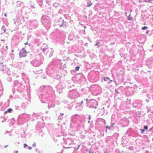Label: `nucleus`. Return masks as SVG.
Wrapping results in <instances>:
<instances>
[{
  "instance_id": "1",
  "label": "nucleus",
  "mask_w": 153,
  "mask_h": 153,
  "mask_svg": "<svg viewBox=\"0 0 153 153\" xmlns=\"http://www.w3.org/2000/svg\"><path fill=\"white\" fill-rule=\"evenodd\" d=\"M26 55L27 52L24 48L20 50L19 54L20 57H24L26 56Z\"/></svg>"
},
{
  "instance_id": "2",
  "label": "nucleus",
  "mask_w": 153,
  "mask_h": 153,
  "mask_svg": "<svg viewBox=\"0 0 153 153\" xmlns=\"http://www.w3.org/2000/svg\"><path fill=\"white\" fill-rule=\"evenodd\" d=\"M92 3H91V1L88 2V5H87V7H89L91 6L92 5Z\"/></svg>"
},
{
  "instance_id": "3",
  "label": "nucleus",
  "mask_w": 153,
  "mask_h": 153,
  "mask_svg": "<svg viewBox=\"0 0 153 153\" xmlns=\"http://www.w3.org/2000/svg\"><path fill=\"white\" fill-rule=\"evenodd\" d=\"M104 79L105 81H107L109 80V79L108 77H104Z\"/></svg>"
},
{
  "instance_id": "4",
  "label": "nucleus",
  "mask_w": 153,
  "mask_h": 153,
  "mask_svg": "<svg viewBox=\"0 0 153 153\" xmlns=\"http://www.w3.org/2000/svg\"><path fill=\"white\" fill-rule=\"evenodd\" d=\"M148 28V27L147 26H144L142 27L141 29L142 30H145L147 29Z\"/></svg>"
},
{
  "instance_id": "5",
  "label": "nucleus",
  "mask_w": 153,
  "mask_h": 153,
  "mask_svg": "<svg viewBox=\"0 0 153 153\" xmlns=\"http://www.w3.org/2000/svg\"><path fill=\"white\" fill-rule=\"evenodd\" d=\"M79 66H77L75 68V70L76 71H78L79 70Z\"/></svg>"
},
{
  "instance_id": "6",
  "label": "nucleus",
  "mask_w": 153,
  "mask_h": 153,
  "mask_svg": "<svg viewBox=\"0 0 153 153\" xmlns=\"http://www.w3.org/2000/svg\"><path fill=\"white\" fill-rule=\"evenodd\" d=\"M12 109L11 108H9L7 109V111L8 112H11L12 111Z\"/></svg>"
},
{
  "instance_id": "7",
  "label": "nucleus",
  "mask_w": 153,
  "mask_h": 153,
  "mask_svg": "<svg viewBox=\"0 0 153 153\" xmlns=\"http://www.w3.org/2000/svg\"><path fill=\"white\" fill-rule=\"evenodd\" d=\"M144 129L146 130H147L148 129V126H144Z\"/></svg>"
},
{
  "instance_id": "8",
  "label": "nucleus",
  "mask_w": 153,
  "mask_h": 153,
  "mask_svg": "<svg viewBox=\"0 0 153 153\" xmlns=\"http://www.w3.org/2000/svg\"><path fill=\"white\" fill-rule=\"evenodd\" d=\"M140 130L141 131V133L143 134V132L144 131V130L143 129H140Z\"/></svg>"
},
{
  "instance_id": "9",
  "label": "nucleus",
  "mask_w": 153,
  "mask_h": 153,
  "mask_svg": "<svg viewBox=\"0 0 153 153\" xmlns=\"http://www.w3.org/2000/svg\"><path fill=\"white\" fill-rule=\"evenodd\" d=\"M27 145L26 143H24V148H25L26 146H27Z\"/></svg>"
},
{
  "instance_id": "10",
  "label": "nucleus",
  "mask_w": 153,
  "mask_h": 153,
  "mask_svg": "<svg viewBox=\"0 0 153 153\" xmlns=\"http://www.w3.org/2000/svg\"><path fill=\"white\" fill-rule=\"evenodd\" d=\"M7 113H8V111H5L4 112V113L5 114H7Z\"/></svg>"
},
{
  "instance_id": "11",
  "label": "nucleus",
  "mask_w": 153,
  "mask_h": 153,
  "mask_svg": "<svg viewBox=\"0 0 153 153\" xmlns=\"http://www.w3.org/2000/svg\"><path fill=\"white\" fill-rule=\"evenodd\" d=\"M28 149L30 150L32 149V147L30 146L28 147Z\"/></svg>"
},
{
  "instance_id": "12",
  "label": "nucleus",
  "mask_w": 153,
  "mask_h": 153,
  "mask_svg": "<svg viewBox=\"0 0 153 153\" xmlns=\"http://www.w3.org/2000/svg\"><path fill=\"white\" fill-rule=\"evenodd\" d=\"M128 19L129 20H132V19L130 17H129L128 18Z\"/></svg>"
},
{
  "instance_id": "13",
  "label": "nucleus",
  "mask_w": 153,
  "mask_h": 153,
  "mask_svg": "<svg viewBox=\"0 0 153 153\" xmlns=\"http://www.w3.org/2000/svg\"><path fill=\"white\" fill-rule=\"evenodd\" d=\"M91 119V117L90 116H89V119L90 120Z\"/></svg>"
},
{
  "instance_id": "14",
  "label": "nucleus",
  "mask_w": 153,
  "mask_h": 153,
  "mask_svg": "<svg viewBox=\"0 0 153 153\" xmlns=\"http://www.w3.org/2000/svg\"><path fill=\"white\" fill-rule=\"evenodd\" d=\"M83 103V101H82L81 102V104H82Z\"/></svg>"
},
{
  "instance_id": "15",
  "label": "nucleus",
  "mask_w": 153,
  "mask_h": 153,
  "mask_svg": "<svg viewBox=\"0 0 153 153\" xmlns=\"http://www.w3.org/2000/svg\"><path fill=\"white\" fill-rule=\"evenodd\" d=\"M86 101L87 102L88 101V99H87L86 100Z\"/></svg>"
},
{
  "instance_id": "16",
  "label": "nucleus",
  "mask_w": 153,
  "mask_h": 153,
  "mask_svg": "<svg viewBox=\"0 0 153 153\" xmlns=\"http://www.w3.org/2000/svg\"><path fill=\"white\" fill-rule=\"evenodd\" d=\"M27 44V42H26V43H25V45H26Z\"/></svg>"
},
{
  "instance_id": "17",
  "label": "nucleus",
  "mask_w": 153,
  "mask_h": 153,
  "mask_svg": "<svg viewBox=\"0 0 153 153\" xmlns=\"http://www.w3.org/2000/svg\"><path fill=\"white\" fill-rule=\"evenodd\" d=\"M106 128H108V126H107L106 127Z\"/></svg>"
},
{
  "instance_id": "18",
  "label": "nucleus",
  "mask_w": 153,
  "mask_h": 153,
  "mask_svg": "<svg viewBox=\"0 0 153 153\" xmlns=\"http://www.w3.org/2000/svg\"><path fill=\"white\" fill-rule=\"evenodd\" d=\"M44 49H43V52H44Z\"/></svg>"
},
{
  "instance_id": "19",
  "label": "nucleus",
  "mask_w": 153,
  "mask_h": 153,
  "mask_svg": "<svg viewBox=\"0 0 153 153\" xmlns=\"http://www.w3.org/2000/svg\"><path fill=\"white\" fill-rule=\"evenodd\" d=\"M7 146H5L4 147V148L6 147H7Z\"/></svg>"
},
{
  "instance_id": "20",
  "label": "nucleus",
  "mask_w": 153,
  "mask_h": 153,
  "mask_svg": "<svg viewBox=\"0 0 153 153\" xmlns=\"http://www.w3.org/2000/svg\"><path fill=\"white\" fill-rule=\"evenodd\" d=\"M88 123H90V120L88 121Z\"/></svg>"
},
{
  "instance_id": "21",
  "label": "nucleus",
  "mask_w": 153,
  "mask_h": 153,
  "mask_svg": "<svg viewBox=\"0 0 153 153\" xmlns=\"http://www.w3.org/2000/svg\"><path fill=\"white\" fill-rule=\"evenodd\" d=\"M12 51L13 52L14 51L13 50H12Z\"/></svg>"
},
{
  "instance_id": "22",
  "label": "nucleus",
  "mask_w": 153,
  "mask_h": 153,
  "mask_svg": "<svg viewBox=\"0 0 153 153\" xmlns=\"http://www.w3.org/2000/svg\"><path fill=\"white\" fill-rule=\"evenodd\" d=\"M148 33V31H147V32H146V33Z\"/></svg>"
},
{
  "instance_id": "23",
  "label": "nucleus",
  "mask_w": 153,
  "mask_h": 153,
  "mask_svg": "<svg viewBox=\"0 0 153 153\" xmlns=\"http://www.w3.org/2000/svg\"><path fill=\"white\" fill-rule=\"evenodd\" d=\"M6 48H7V46L6 47Z\"/></svg>"
},
{
  "instance_id": "24",
  "label": "nucleus",
  "mask_w": 153,
  "mask_h": 153,
  "mask_svg": "<svg viewBox=\"0 0 153 153\" xmlns=\"http://www.w3.org/2000/svg\"><path fill=\"white\" fill-rule=\"evenodd\" d=\"M144 25H145V23H144Z\"/></svg>"
},
{
  "instance_id": "25",
  "label": "nucleus",
  "mask_w": 153,
  "mask_h": 153,
  "mask_svg": "<svg viewBox=\"0 0 153 153\" xmlns=\"http://www.w3.org/2000/svg\"><path fill=\"white\" fill-rule=\"evenodd\" d=\"M5 16H6V14H5Z\"/></svg>"
},
{
  "instance_id": "26",
  "label": "nucleus",
  "mask_w": 153,
  "mask_h": 153,
  "mask_svg": "<svg viewBox=\"0 0 153 153\" xmlns=\"http://www.w3.org/2000/svg\"><path fill=\"white\" fill-rule=\"evenodd\" d=\"M16 152L18 153V151H17Z\"/></svg>"
}]
</instances>
